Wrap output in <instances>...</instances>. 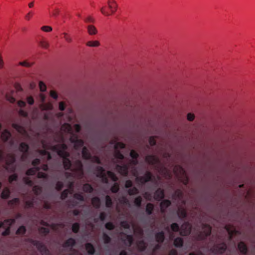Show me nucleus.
Segmentation results:
<instances>
[{
  "instance_id": "1",
  "label": "nucleus",
  "mask_w": 255,
  "mask_h": 255,
  "mask_svg": "<svg viewBox=\"0 0 255 255\" xmlns=\"http://www.w3.org/2000/svg\"><path fill=\"white\" fill-rule=\"evenodd\" d=\"M52 149L62 158L66 156H70L69 153L66 151L67 146L64 143L54 145Z\"/></svg>"
},
{
  "instance_id": "2",
  "label": "nucleus",
  "mask_w": 255,
  "mask_h": 255,
  "mask_svg": "<svg viewBox=\"0 0 255 255\" xmlns=\"http://www.w3.org/2000/svg\"><path fill=\"white\" fill-rule=\"evenodd\" d=\"M29 242L31 243L34 246H35L38 251L42 255H50L49 250L47 249L46 247L41 242L33 240L30 239Z\"/></svg>"
},
{
  "instance_id": "3",
  "label": "nucleus",
  "mask_w": 255,
  "mask_h": 255,
  "mask_svg": "<svg viewBox=\"0 0 255 255\" xmlns=\"http://www.w3.org/2000/svg\"><path fill=\"white\" fill-rule=\"evenodd\" d=\"M14 222V219H6L3 222H0V228L7 227L5 230L2 233V236H7L10 234V226Z\"/></svg>"
},
{
  "instance_id": "4",
  "label": "nucleus",
  "mask_w": 255,
  "mask_h": 255,
  "mask_svg": "<svg viewBox=\"0 0 255 255\" xmlns=\"http://www.w3.org/2000/svg\"><path fill=\"white\" fill-rule=\"evenodd\" d=\"M135 181L143 185L149 181H153V176L150 172L147 171L143 176L136 177Z\"/></svg>"
},
{
  "instance_id": "5",
  "label": "nucleus",
  "mask_w": 255,
  "mask_h": 255,
  "mask_svg": "<svg viewBox=\"0 0 255 255\" xmlns=\"http://www.w3.org/2000/svg\"><path fill=\"white\" fill-rule=\"evenodd\" d=\"M75 167L71 169V171L77 173L80 178L84 175L83 165L81 160H77L74 162Z\"/></svg>"
},
{
  "instance_id": "6",
  "label": "nucleus",
  "mask_w": 255,
  "mask_h": 255,
  "mask_svg": "<svg viewBox=\"0 0 255 255\" xmlns=\"http://www.w3.org/2000/svg\"><path fill=\"white\" fill-rule=\"evenodd\" d=\"M227 249V246L225 243H222L214 245L212 248V252L214 254H223Z\"/></svg>"
},
{
  "instance_id": "7",
  "label": "nucleus",
  "mask_w": 255,
  "mask_h": 255,
  "mask_svg": "<svg viewBox=\"0 0 255 255\" xmlns=\"http://www.w3.org/2000/svg\"><path fill=\"white\" fill-rule=\"evenodd\" d=\"M202 225L203 231L201 233V238L202 239H204L210 236L211 234L212 227L210 225L203 223Z\"/></svg>"
},
{
  "instance_id": "8",
  "label": "nucleus",
  "mask_w": 255,
  "mask_h": 255,
  "mask_svg": "<svg viewBox=\"0 0 255 255\" xmlns=\"http://www.w3.org/2000/svg\"><path fill=\"white\" fill-rule=\"evenodd\" d=\"M116 169L123 176H127L128 173L129 165L128 164H124L123 165L117 164L116 166Z\"/></svg>"
},
{
  "instance_id": "9",
  "label": "nucleus",
  "mask_w": 255,
  "mask_h": 255,
  "mask_svg": "<svg viewBox=\"0 0 255 255\" xmlns=\"http://www.w3.org/2000/svg\"><path fill=\"white\" fill-rule=\"evenodd\" d=\"M70 139L71 142L74 144V147L76 149H78L83 146V141L82 139H79L76 135H73Z\"/></svg>"
},
{
  "instance_id": "10",
  "label": "nucleus",
  "mask_w": 255,
  "mask_h": 255,
  "mask_svg": "<svg viewBox=\"0 0 255 255\" xmlns=\"http://www.w3.org/2000/svg\"><path fill=\"white\" fill-rule=\"evenodd\" d=\"M191 232V228L188 223H185L181 226V230L180 235L182 236H187Z\"/></svg>"
},
{
  "instance_id": "11",
  "label": "nucleus",
  "mask_w": 255,
  "mask_h": 255,
  "mask_svg": "<svg viewBox=\"0 0 255 255\" xmlns=\"http://www.w3.org/2000/svg\"><path fill=\"white\" fill-rule=\"evenodd\" d=\"M164 197V191L161 188H158L154 192V198L155 200L160 201Z\"/></svg>"
},
{
  "instance_id": "12",
  "label": "nucleus",
  "mask_w": 255,
  "mask_h": 255,
  "mask_svg": "<svg viewBox=\"0 0 255 255\" xmlns=\"http://www.w3.org/2000/svg\"><path fill=\"white\" fill-rule=\"evenodd\" d=\"M171 204V202L170 200L166 199L163 200L160 203V210L162 213H164L166 212L167 208L169 207Z\"/></svg>"
},
{
  "instance_id": "13",
  "label": "nucleus",
  "mask_w": 255,
  "mask_h": 255,
  "mask_svg": "<svg viewBox=\"0 0 255 255\" xmlns=\"http://www.w3.org/2000/svg\"><path fill=\"white\" fill-rule=\"evenodd\" d=\"M69 156H66L63 159V164L65 170L71 171L72 162L69 158Z\"/></svg>"
},
{
  "instance_id": "14",
  "label": "nucleus",
  "mask_w": 255,
  "mask_h": 255,
  "mask_svg": "<svg viewBox=\"0 0 255 255\" xmlns=\"http://www.w3.org/2000/svg\"><path fill=\"white\" fill-rule=\"evenodd\" d=\"M108 4L111 9V13H114L118 8V4L114 0H108Z\"/></svg>"
},
{
  "instance_id": "15",
  "label": "nucleus",
  "mask_w": 255,
  "mask_h": 255,
  "mask_svg": "<svg viewBox=\"0 0 255 255\" xmlns=\"http://www.w3.org/2000/svg\"><path fill=\"white\" fill-rule=\"evenodd\" d=\"M145 161L151 165H154L158 161V158L152 155H149L146 156Z\"/></svg>"
},
{
  "instance_id": "16",
  "label": "nucleus",
  "mask_w": 255,
  "mask_h": 255,
  "mask_svg": "<svg viewBox=\"0 0 255 255\" xmlns=\"http://www.w3.org/2000/svg\"><path fill=\"white\" fill-rule=\"evenodd\" d=\"M91 203L95 209H99L101 205V201L99 197H94L91 199Z\"/></svg>"
},
{
  "instance_id": "17",
  "label": "nucleus",
  "mask_w": 255,
  "mask_h": 255,
  "mask_svg": "<svg viewBox=\"0 0 255 255\" xmlns=\"http://www.w3.org/2000/svg\"><path fill=\"white\" fill-rule=\"evenodd\" d=\"M155 239L157 242L162 243L165 240V234L163 231H160L157 233L155 235Z\"/></svg>"
},
{
  "instance_id": "18",
  "label": "nucleus",
  "mask_w": 255,
  "mask_h": 255,
  "mask_svg": "<svg viewBox=\"0 0 255 255\" xmlns=\"http://www.w3.org/2000/svg\"><path fill=\"white\" fill-rule=\"evenodd\" d=\"M75 240L72 238H70L64 243L63 246L64 248H72L75 245Z\"/></svg>"
},
{
  "instance_id": "19",
  "label": "nucleus",
  "mask_w": 255,
  "mask_h": 255,
  "mask_svg": "<svg viewBox=\"0 0 255 255\" xmlns=\"http://www.w3.org/2000/svg\"><path fill=\"white\" fill-rule=\"evenodd\" d=\"M238 248L240 252L244 255H246L248 252V248L247 245L243 242H240L238 245Z\"/></svg>"
},
{
  "instance_id": "20",
  "label": "nucleus",
  "mask_w": 255,
  "mask_h": 255,
  "mask_svg": "<svg viewBox=\"0 0 255 255\" xmlns=\"http://www.w3.org/2000/svg\"><path fill=\"white\" fill-rule=\"evenodd\" d=\"M82 157L85 159H90L92 155L86 147H83L82 150Z\"/></svg>"
},
{
  "instance_id": "21",
  "label": "nucleus",
  "mask_w": 255,
  "mask_h": 255,
  "mask_svg": "<svg viewBox=\"0 0 255 255\" xmlns=\"http://www.w3.org/2000/svg\"><path fill=\"white\" fill-rule=\"evenodd\" d=\"M85 249L87 251L88 254L92 255L95 253V249L93 245L90 243L85 244Z\"/></svg>"
},
{
  "instance_id": "22",
  "label": "nucleus",
  "mask_w": 255,
  "mask_h": 255,
  "mask_svg": "<svg viewBox=\"0 0 255 255\" xmlns=\"http://www.w3.org/2000/svg\"><path fill=\"white\" fill-rule=\"evenodd\" d=\"M10 136L11 133L7 129H4L1 134V139L4 142L8 141Z\"/></svg>"
},
{
  "instance_id": "23",
  "label": "nucleus",
  "mask_w": 255,
  "mask_h": 255,
  "mask_svg": "<svg viewBox=\"0 0 255 255\" xmlns=\"http://www.w3.org/2000/svg\"><path fill=\"white\" fill-rule=\"evenodd\" d=\"M8 159L6 161L5 169L7 170L8 166L13 164L15 161V158L13 155L8 154Z\"/></svg>"
},
{
  "instance_id": "24",
  "label": "nucleus",
  "mask_w": 255,
  "mask_h": 255,
  "mask_svg": "<svg viewBox=\"0 0 255 255\" xmlns=\"http://www.w3.org/2000/svg\"><path fill=\"white\" fill-rule=\"evenodd\" d=\"M87 28L88 33L90 35H95L98 32L97 28L93 25H88Z\"/></svg>"
},
{
  "instance_id": "25",
  "label": "nucleus",
  "mask_w": 255,
  "mask_h": 255,
  "mask_svg": "<svg viewBox=\"0 0 255 255\" xmlns=\"http://www.w3.org/2000/svg\"><path fill=\"white\" fill-rule=\"evenodd\" d=\"M10 192L9 189L6 187L1 192L0 197L3 199H7L9 197Z\"/></svg>"
},
{
  "instance_id": "26",
  "label": "nucleus",
  "mask_w": 255,
  "mask_h": 255,
  "mask_svg": "<svg viewBox=\"0 0 255 255\" xmlns=\"http://www.w3.org/2000/svg\"><path fill=\"white\" fill-rule=\"evenodd\" d=\"M12 127L20 133H23L25 132V130L23 127H22L21 126L18 124H12Z\"/></svg>"
},
{
  "instance_id": "27",
  "label": "nucleus",
  "mask_w": 255,
  "mask_h": 255,
  "mask_svg": "<svg viewBox=\"0 0 255 255\" xmlns=\"http://www.w3.org/2000/svg\"><path fill=\"white\" fill-rule=\"evenodd\" d=\"M83 190L85 192L88 193H92L94 191L93 187L89 183H85L83 185Z\"/></svg>"
},
{
  "instance_id": "28",
  "label": "nucleus",
  "mask_w": 255,
  "mask_h": 255,
  "mask_svg": "<svg viewBox=\"0 0 255 255\" xmlns=\"http://www.w3.org/2000/svg\"><path fill=\"white\" fill-rule=\"evenodd\" d=\"M183 240L180 237H177L174 241V246L176 248H181L183 245Z\"/></svg>"
},
{
  "instance_id": "29",
  "label": "nucleus",
  "mask_w": 255,
  "mask_h": 255,
  "mask_svg": "<svg viewBox=\"0 0 255 255\" xmlns=\"http://www.w3.org/2000/svg\"><path fill=\"white\" fill-rule=\"evenodd\" d=\"M40 170L39 167H36L28 169L26 171V175L28 176L34 175L36 174V172Z\"/></svg>"
},
{
  "instance_id": "30",
  "label": "nucleus",
  "mask_w": 255,
  "mask_h": 255,
  "mask_svg": "<svg viewBox=\"0 0 255 255\" xmlns=\"http://www.w3.org/2000/svg\"><path fill=\"white\" fill-rule=\"evenodd\" d=\"M113 202L111 197L107 195L105 197V205L108 208H111L112 207Z\"/></svg>"
},
{
  "instance_id": "31",
  "label": "nucleus",
  "mask_w": 255,
  "mask_h": 255,
  "mask_svg": "<svg viewBox=\"0 0 255 255\" xmlns=\"http://www.w3.org/2000/svg\"><path fill=\"white\" fill-rule=\"evenodd\" d=\"M95 171L96 173V176L98 177H100L105 173L104 168L101 166H96L95 168Z\"/></svg>"
},
{
  "instance_id": "32",
  "label": "nucleus",
  "mask_w": 255,
  "mask_h": 255,
  "mask_svg": "<svg viewBox=\"0 0 255 255\" xmlns=\"http://www.w3.org/2000/svg\"><path fill=\"white\" fill-rule=\"evenodd\" d=\"M154 210V205L153 204L149 203H147L146 206L145 212L148 215H150L152 214Z\"/></svg>"
},
{
  "instance_id": "33",
  "label": "nucleus",
  "mask_w": 255,
  "mask_h": 255,
  "mask_svg": "<svg viewBox=\"0 0 255 255\" xmlns=\"http://www.w3.org/2000/svg\"><path fill=\"white\" fill-rule=\"evenodd\" d=\"M19 149L22 152L26 153L29 149V146L25 142H21L19 145Z\"/></svg>"
},
{
  "instance_id": "34",
  "label": "nucleus",
  "mask_w": 255,
  "mask_h": 255,
  "mask_svg": "<svg viewBox=\"0 0 255 255\" xmlns=\"http://www.w3.org/2000/svg\"><path fill=\"white\" fill-rule=\"evenodd\" d=\"M178 217L180 219H184L187 217V212L185 209L183 208H179L177 211Z\"/></svg>"
},
{
  "instance_id": "35",
  "label": "nucleus",
  "mask_w": 255,
  "mask_h": 255,
  "mask_svg": "<svg viewBox=\"0 0 255 255\" xmlns=\"http://www.w3.org/2000/svg\"><path fill=\"white\" fill-rule=\"evenodd\" d=\"M107 176L110 177L113 181L117 182L118 178L116 175L112 171H108L107 173Z\"/></svg>"
},
{
  "instance_id": "36",
  "label": "nucleus",
  "mask_w": 255,
  "mask_h": 255,
  "mask_svg": "<svg viewBox=\"0 0 255 255\" xmlns=\"http://www.w3.org/2000/svg\"><path fill=\"white\" fill-rule=\"evenodd\" d=\"M100 44V42L97 40L89 41L86 43V45L89 47H98Z\"/></svg>"
},
{
  "instance_id": "37",
  "label": "nucleus",
  "mask_w": 255,
  "mask_h": 255,
  "mask_svg": "<svg viewBox=\"0 0 255 255\" xmlns=\"http://www.w3.org/2000/svg\"><path fill=\"white\" fill-rule=\"evenodd\" d=\"M138 193L139 191L138 189L135 187H132L131 188L128 189V194L129 195H136Z\"/></svg>"
},
{
  "instance_id": "38",
  "label": "nucleus",
  "mask_w": 255,
  "mask_h": 255,
  "mask_svg": "<svg viewBox=\"0 0 255 255\" xmlns=\"http://www.w3.org/2000/svg\"><path fill=\"white\" fill-rule=\"evenodd\" d=\"M142 197L141 196H138L134 199V204L135 206L138 208L141 207V203H142Z\"/></svg>"
},
{
  "instance_id": "39",
  "label": "nucleus",
  "mask_w": 255,
  "mask_h": 255,
  "mask_svg": "<svg viewBox=\"0 0 255 255\" xmlns=\"http://www.w3.org/2000/svg\"><path fill=\"white\" fill-rule=\"evenodd\" d=\"M73 197L80 201H84L85 199L84 196L82 193H76L73 195Z\"/></svg>"
},
{
  "instance_id": "40",
  "label": "nucleus",
  "mask_w": 255,
  "mask_h": 255,
  "mask_svg": "<svg viewBox=\"0 0 255 255\" xmlns=\"http://www.w3.org/2000/svg\"><path fill=\"white\" fill-rule=\"evenodd\" d=\"M26 228L24 226H20L16 231V234L23 235L25 234Z\"/></svg>"
},
{
  "instance_id": "41",
  "label": "nucleus",
  "mask_w": 255,
  "mask_h": 255,
  "mask_svg": "<svg viewBox=\"0 0 255 255\" xmlns=\"http://www.w3.org/2000/svg\"><path fill=\"white\" fill-rule=\"evenodd\" d=\"M32 191L36 195H39L41 191V187L38 185H34L33 186Z\"/></svg>"
},
{
  "instance_id": "42",
  "label": "nucleus",
  "mask_w": 255,
  "mask_h": 255,
  "mask_svg": "<svg viewBox=\"0 0 255 255\" xmlns=\"http://www.w3.org/2000/svg\"><path fill=\"white\" fill-rule=\"evenodd\" d=\"M120 189L119 185L117 183H115L111 188V191L112 193H116Z\"/></svg>"
},
{
  "instance_id": "43",
  "label": "nucleus",
  "mask_w": 255,
  "mask_h": 255,
  "mask_svg": "<svg viewBox=\"0 0 255 255\" xmlns=\"http://www.w3.org/2000/svg\"><path fill=\"white\" fill-rule=\"evenodd\" d=\"M80 229V225L78 223H74L72 226V232L74 233H78Z\"/></svg>"
},
{
  "instance_id": "44",
  "label": "nucleus",
  "mask_w": 255,
  "mask_h": 255,
  "mask_svg": "<svg viewBox=\"0 0 255 255\" xmlns=\"http://www.w3.org/2000/svg\"><path fill=\"white\" fill-rule=\"evenodd\" d=\"M23 180L25 184L29 186H32L33 185V182L27 177H24L23 178Z\"/></svg>"
},
{
  "instance_id": "45",
  "label": "nucleus",
  "mask_w": 255,
  "mask_h": 255,
  "mask_svg": "<svg viewBox=\"0 0 255 255\" xmlns=\"http://www.w3.org/2000/svg\"><path fill=\"white\" fill-rule=\"evenodd\" d=\"M125 147V144L121 142H117L115 145V149L116 150H119V149H124Z\"/></svg>"
},
{
  "instance_id": "46",
  "label": "nucleus",
  "mask_w": 255,
  "mask_h": 255,
  "mask_svg": "<svg viewBox=\"0 0 255 255\" xmlns=\"http://www.w3.org/2000/svg\"><path fill=\"white\" fill-rule=\"evenodd\" d=\"M69 193V190L68 189H65L64 190H63L61 193V199L62 200L66 199L67 198Z\"/></svg>"
},
{
  "instance_id": "47",
  "label": "nucleus",
  "mask_w": 255,
  "mask_h": 255,
  "mask_svg": "<svg viewBox=\"0 0 255 255\" xmlns=\"http://www.w3.org/2000/svg\"><path fill=\"white\" fill-rule=\"evenodd\" d=\"M115 157L119 159L123 160L124 159V155L121 152L120 150H116L115 153Z\"/></svg>"
},
{
  "instance_id": "48",
  "label": "nucleus",
  "mask_w": 255,
  "mask_h": 255,
  "mask_svg": "<svg viewBox=\"0 0 255 255\" xmlns=\"http://www.w3.org/2000/svg\"><path fill=\"white\" fill-rule=\"evenodd\" d=\"M39 232L44 235H46L49 233V230L47 228L42 227L39 228Z\"/></svg>"
},
{
  "instance_id": "49",
  "label": "nucleus",
  "mask_w": 255,
  "mask_h": 255,
  "mask_svg": "<svg viewBox=\"0 0 255 255\" xmlns=\"http://www.w3.org/2000/svg\"><path fill=\"white\" fill-rule=\"evenodd\" d=\"M103 239L105 244H109L111 241V238L106 233L103 235Z\"/></svg>"
},
{
  "instance_id": "50",
  "label": "nucleus",
  "mask_w": 255,
  "mask_h": 255,
  "mask_svg": "<svg viewBox=\"0 0 255 255\" xmlns=\"http://www.w3.org/2000/svg\"><path fill=\"white\" fill-rule=\"evenodd\" d=\"M18 179V176L16 174L14 173L10 175L8 177V181L9 183H12L13 181H17Z\"/></svg>"
},
{
  "instance_id": "51",
  "label": "nucleus",
  "mask_w": 255,
  "mask_h": 255,
  "mask_svg": "<svg viewBox=\"0 0 255 255\" xmlns=\"http://www.w3.org/2000/svg\"><path fill=\"white\" fill-rule=\"evenodd\" d=\"M105 228L109 230H113L115 229V226L111 222H108L105 224Z\"/></svg>"
},
{
  "instance_id": "52",
  "label": "nucleus",
  "mask_w": 255,
  "mask_h": 255,
  "mask_svg": "<svg viewBox=\"0 0 255 255\" xmlns=\"http://www.w3.org/2000/svg\"><path fill=\"white\" fill-rule=\"evenodd\" d=\"M171 229L173 232H178L180 228L178 224L174 223L171 225Z\"/></svg>"
},
{
  "instance_id": "53",
  "label": "nucleus",
  "mask_w": 255,
  "mask_h": 255,
  "mask_svg": "<svg viewBox=\"0 0 255 255\" xmlns=\"http://www.w3.org/2000/svg\"><path fill=\"white\" fill-rule=\"evenodd\" d=\"M19 203V199L18 198H15L8 202V204L9 205H14Z\"/></svg>"
},
{
  "instance_id": "54",
  "label": "nucleus",
  "mask_w": 255,
  "mask_h": 255,
  "mask_svg": "<svg viewBox=\"0 0 255 255\" xmlns=\"http://www.w3.org/2000/svg\"><path fill=\"white\" fill-rule=\"evenodd\" d=\"M64 184L62 181H58L56 184L55 189L57 191H61L63 188Z\"/></svg>"
},
{
  "instance_id": "55",
  "label": "nucleus",
  "mask_w": 255,
  "mask_h": 255,
  "mask_svg": "<svg viewBox=\"0 0 255 255\" xmlns=\"http://www.w3.org/2000/svg\"><path fill=\"white\" fill-rule=\"evenodd\" d=\"M130 156L133 159H137L139 155L135 150H131L130 152Z\"/></svg>"
},
{
  "instance_id": "56",
  "label": "nucleus",
  "mask_w": 255,
  "mask_h": 255,
  "mask_svg": "<svg viewBox=\"0 0 255 255\" xmlns=\"http://www.w3.org/2000/svg\"><path fill=\"white\" fill-rule=\"evenodd\" d=\"M39 87L41 92H44L46 90V86L45 84L42 81L39 82Z\"/></svg>"
},
{
  "instance_id": "57",
  "label": "nucleus",
  "mask_w": 255,
  "mask_h": 255,
  "mask_svg": "<svg viewBox=\"0 0 255 255\" xmlns=\"http://www.w3.org/2000/svg\"><path fill=\"white\" fill-rule=\"evenodd\" d=\"M37 176L38 178L47 179L48 177L47 174L42 172H38Z\"/></svg>"
},
{
  "instance_id": "58",
  "label": "nucleus",
  "mask_w": 255,
  "mask_h": 255,
  "mask_svg": "<svg viewBox=\"0 0 255 255\" xmlns=\"http://www.w3.org/2000/svg\"><path fill=\"white\" fill-rule=\"evenodd\" d=\"M99 178H101L102 182L104 183H108L109 182L108 177H107V174L105 173L103 174L102 176L99 177Z\"/></svg>"
},
{
  "instance_id": "59",
  "label": "nucleus",
  "mask_w": 255,
  "mask_h": 255,
  "mask_svg": "<svg viewBox=\"0 0 255 255\" xmlns=\"http://www.w3.org/2000/svg\"><path fill=\"white\" fill-rule=\"evenodd\" d=\"M40 153L43 155H46L47 160H49L51 159V155L49 152H48L45 150H41L40 151Z\"/></svg>"
},
{
  "instance_id": "60",
  "label": "nucleus",
  "mask_w": 255,
  "mask_h": 255,
  "mask_svg": "<svg viewBox=\"0 0 255 255\" xmlns=\"http://www.w3.org/2000/svg\"><path fill=\"white\" fill-rule=\"evenodd\" d=\"M34 205L33 200H28L25 202V207L27 208H31Z\"/></svg>"
},
{
  "instance_id": "61",
  "label": "nucleus",
  "mask_w": 255,
  "mask_h": 255,
  "mask_svg": "<svg viewBox=\"0 0 255 255\" xmlns=\"http://www.w3.org/2000/svg\"><path fill=\"white\" fill-rule=\"evenodd\" d=\"M40 163V160L38 158H35L32 161V165L34 167H39L38 165Z\"/></svg>"
},
{
  "instance_id": "62",
  "label": "nucleus",
  "mask_w": 255,
  "mask_h": 255,
  "mask_svg": "<svg viewBox=\"0 0 255 255\" xmlns=\"http://www.w3.org/2000/svg\"><path fill=\"white\" fill-rule=\"evenodd\" d=\"M107 216V215L105 212H102L100 214L99 219L102 222L106 220Z\"/></svg>"
},
{
  "instance_id": "63",
  "label": "nucleus",
  "mask_w": 255,
  "mask_h": 255,
  "mask_svg": "<svg viewBox=\"0 0 255 255\" xmlns=\"http://www.w3.org/2000/svg\"><path fill=\"white\" fill-rule=\"evenodd\" d=\"M132 182L130 180H128L126 181L125 183V187L126 188H130L132 187Z\"/></svg>"
},
{
  "instance_id": "64",
  "label": "nucleus",
  "mask_w": 255,
  "mask_h": 255,
  "mask_svg": "<svg viewBox=\"0 0 255 255\" xmlns=\"http://www.w3.org/2000/svg\"><path fill=\"white\" fill-rule=\"evenodd\" d=\"M39 45L40 46H41L42 48H47L49 46L48 43L44 40L41 41L39 42Z\"/></svg>"
}]
</instances>
